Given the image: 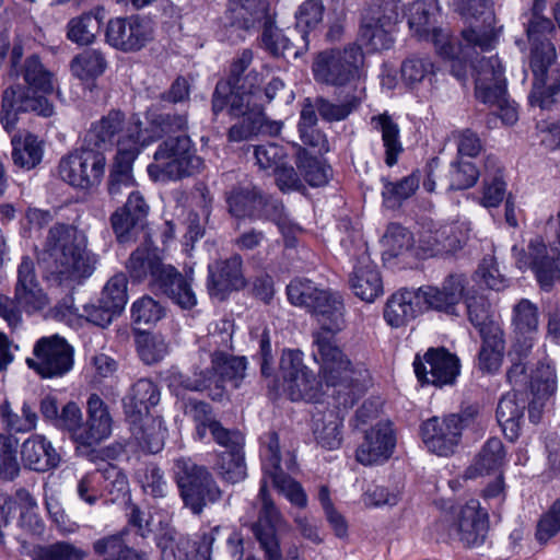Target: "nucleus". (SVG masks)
<instances>
[{"mask_svg":"<svg viewBox=\"0 0 560 560\" xmlns=\"http://www.w3.org/2000/svg\"><path fill=\"white\" fill-rule=\"evenodd\" d=\"M265 445V477L261 480L259 498L261 510L253 532L264 551L265 560H293L283 559L280 542L276 535V528L280 526L282 517L267 492V480L270 479L273 487L283 494L292 504L305 508L307 497L302 486L285 475L280 468V443L276 432H269L264 438ZM301 560V559H294Z\"/></svg>","mask_w":560,"mask_h":560,"instance_id":"f257e3e1","label":"nucleus"},{"mask_svg":"<svg viewBox=\"0 0 560 560\" xmlns=\"http://www.w3.org/2000/svg\"><path fill=\"white\" fill-rule=\"evenodd\" d=\"M454 4L459 14L470 23V26L462 31L460 43L453 44L448 31L438 26H432L429 38L423 39L432 42L436 52L443 58H457L458 54L469 56L470 50L476 48H480L481 52L492 50L498 42V32L489 0H454Z\"/></svg>","mask_w":560,"mask_h":560,"instance_id":"f03ea898","label":"nucleus"},{"mask_svg":"<svg viewBox=\"0 0 560 560\" xmlns=\"http://www.w3.org/2000/svg\"><path fill=\"white\" fill-rule=\"evenodd\" d=\"M24 80L27 88L14 85L3 92L1 121L7 130L14 128L20 112H35L44 117L54 113L47 98L36 95V92L49 93L54 89L51 73L44 69L37 57L26 60Z\"/></svg>","mask_w":560,"mask_h":560,"instance_id":"7ed1b4c3","label":"nucleus"},{"mask_svg":"<svg viewBox=\"0 0 560 560\" xmlns=\"http://www.w3.org/2000/svg\"><path fill=\"white\" fill-rule=\"evenodd\" d=\"M202 160L196 155L188 137L168 138L163 141L148 166L153 180L165 182L190 176L202 168Z\"/></svg>","mask_w":560,"mask_h":560,"instance_id":"20e7f679","label":"nucleus"},{"mask_svg":"<svg viewBox=\"0 0 560 560\" xmlns=\"http://www.w3.org/2000/svg\"><path fill=\"white\" fill-rule=\"evenodd\" d=\"M448 539L464 549L480 550L489 539L490 516L478 500H469L454 510L450 522H441Z\"/></svg>","mask_w":560,"mask_h":560,"instance_id":"39448f33","label":"nucleus"},{"mask_svg":"<svg viewBox=\"0 0 560 560\" xmlns=\"http://www.w3.org/2000/svg\"><path fill=\"white\" fill-rule=\"evenodd\" d=\"M364 56L358 45L320 51L313 62V74L317 82L332 86H345L360 79Z\"/></svg>","mask_w":560,"mask_h":560,"instance_id":"423d86ee","label":"nucleus"},{"mask_svg":"<svg viewBox=\"0 0 560 560\" xmlns=\"http://www.w3.org/2000/svg\"><path fill=\"white\" fill-rule=\"evenodd\" d=\"M176 479L186 506L195 514L202 512L207 503L218 501L222 492L211 474L188 458L176 460Z\"/></svg>","mask_w":560,"mask_h":560,"instance_id":"0eeeda50","label":"nucleus"},{"mask_svg":"<svg viewBox=\"0 0 560 560\" xmlns=\"http://www.w3.org/2000/svg\"><path fill=\"white\" fill-rule=\"evenodd\" d=\"M280 374L285 394L293 401H316L323 395V382L304 363L300 350H283Z\"/></svg>","mask_w":560,"mask_h":560,"instance_id":"6e6552de","label":"nucleus"},{"mask_svg":"<svg viewBox=\"0 0 560 560\" xmlns=\"http://www.w3.org/2000/svg\"><path fill=\"white\" fill-rule=\"evenodd\" d=\"M313 347V359L319 366L318 376L323 384L328 387H350L359 381L360 372L335 340L319 336Z\"/></svg>","mask_w":560,"mask_h":560,"instance_id":"1a4fd4ad","label":"nucleus"},{"mask_svg":"<svg viewBox=\"0 0 560 560\" xmlns=\"http://www.w3.org/2000/svg\"><path fill=\"white\" fill-rule=\"evenodd\" d=\"M474 407L460 415H448L442 419L433 417L421 427L422 440L428 450L440 456L453 454L459 443L463 429L477 416Z\"/></svg>","mask_w":560,"mask_h":560,"instance_id":"9d476101","label":"nucleus"},{"mask_svg":"<svg viewBox=\"0 0 560 560\" xmlns=\"http://www.w3.org/2000/svg\"><path fill=\"white\" fill-rule=\"evenodd\" d=\"M26 364L43 378L62 376L70 369V345L59 335L42 337L35 342Z\"/></svg>","mask_w":560,"mask_h":560,"instance_id":"9b49d317","label":"nucleus"},{"mask_svg":"<svg viewBox=\"0 0 560 560\" xmlns=\"http://www.w3.org/2000/svg\"><path fill=\"white\" fill-rule=\"evenodd\" d=\"M246 370L247 360L245 357L217 352L212 357L211 371L200 372L194 377H187L183 381V386L190 390H205L214 385L217 389H221L222 384L229 382L237 388L246 377Z\"/></svg>","mask_w":560,"mask_h":560,"instance_id":"f8f14e48","label":"nucleus"},{"mask_svg":"<svg viewBox=\"0 0 560 560\" xmlns=\"http://www.w3.org/2000/svg\"><path fill=\"white\" fill-rule=\"evenodd\" d=\"M141 125L139 118L132 117L131 120L127 121L121 110L112 109L92 126L88 139L93 142L94 149L101 152L116 145L118 153L119 142H128L130 133H135L137 148L140 151Z\"/></svg>","mask_w":560,"mask_h":560,"instance_id":"ddd939ff","label":"nucleus"},{"mask_svg":"<svg viewBox=\"0 0 560 560\" xmlns=\"http://www.w3.org/2000/svg\"><path fill=\"white\" fill-rule=\"evenodd\" d=\"M70 231L65 224L49 230L42 261L45 279L54 287H68L70 283L69 262Z\"/></svg>","mask_w":560,"mask_h":560,"instance_id":"4468645a","label":"nucleus"},{"mask_svg":"<svg viewBox=\"0 0 560 560\" xmlns=\"http://www.w3.org/2000/svg\"><path fill=\"white\" fill-rule=\"evenodd\" d=\"M417 378L438 387L452 385L459 374V360L443 348L429 349L413 361Z\"/></svg>","mask_w":560,"mask_h":560,"instance_id":"2eb2a0df","label":"nucleus"},{"mask_svg":"<svg viewBox=\"0 0 560 560\" xmlns=\"http://www.w3.org/2000/svg\"><path fill=\"white\" fill-rule=\"evenodd\" d=\"M89 419L84 425L74 428L82 419L79 408L72 405V438L82 445H94L107 439L112 433V418L104 401L95 394L88 400Z\"/></svg>","mask_w":560,"mask_h":560,"instance_id":"dca6fc26","label":"nucleus"},{"mask_svg":"<svg viewBox=\"0 0 560 560\" xmlns=\"http://www.w3.org/2000/svg\"><path fill=\"white\" fill-rule=\"evenodd\" d=\"M260 100V91L253 84L247 89L245 84L235 85L231 81H220L213 93L212 109L218 114L228 107L231 116L240 117L252 114L254 109H261Z\"/></svg>","mask_w":560,"mask_h":560,"instance_id":"f3484780","label":"nucleus"},{"mask_svg":"<svg viewBox=\"0 0 560 560\" xmlns=\"http://www.w3.org/2000/svg\"><path fill=\"white\" fill-rule=\"evenodd\" d=\"M190 415L195 422L196 436L202 441L210 432L215 443L226 451H242L244 439L240 431L224 428L212 413L211 407L202 401L191 405Z\"/></svg>","mask_w":560,"mask_h":560,"instance_id":"a211bd4d","label":"nucleus"},{"mask_svg":"<svg viewBox=\"0 0 560 560\" xmlns=\"http://www.w3.org/2000/svg\"><path fill=\"white\" fill-rule=\"evenodd\" d=\"M78 160L79 166L72 171V188L75 190L72 200L84 202L92 197L101 183L106 160L103 152L94 148L83 150Z\"/></svg>","mask_w":560,"mask_h":560,"instance_id":"6ab92c4d","label":"nucleus"},{"mask_svg":"<svg viewBox=\"0 0 560 560\" xmlns=\"http://www.w3.org/2000/svg\"><path fill=\"white\" fill-rule=\"evenodd\" d=\"M150 39L151 30L139 16L116 18L107 24L106 40L116 49L136 51Z\"/></svg>","mask_w":560,"mask_h":560,"instance_id":"aec40b11","label":"nucleus"},{"mask_svg":"<svg viewBox=\"0 0 560 560\" xmlns=\"http://www.w3.org/2000/svg\"><path fill=\"white\" fill-rule=\"evenodd\" d=\"M544 0H535L533 14L527 25V37L532 45L530 67L540 70L544 58L547 61H555L556 48L549 39L553 32L551 20L541 15Z\"/></svg>","mask_w":560,"mask_h":560,"instance_id":"412c9836","label":"nucleus"},{"mask_svg":"<svg viewBox=\"0 0 560 560\" xmlns=\"http://www.w3.org/2000/svg\"><path fill=\"white\" fill-rule=\"evenodd\" d=\"M243 260L238 255L226 259H219L208 267V291L211 296L224 300L232 291L246 285L243 275Z\"/></svg>","mask_w":560,"mask_h":560,"instance_id":"4be33fe9","label":"nucleus"},{"mask_svg":"<svg viewBox=\"0 0 560 560\" xmlns=\"http://www.w3.org/2000/svg\"><path fill=\"white\" fill-rule=\"evenodd\" d=\"M395 438L388 422H377L365 430L364 439L355 452V458L365 466L386 462L393 454Z\"/></svg>","mask_w":560,"mask_h":560,"instance_id":"5701e85b","label":"nucleus"},{"mask_svg":"<svg viewBox=\"0 0 560 560\" xmlns=\"http://www.w3.org/2000/svg\"><path fill=\"white\" fill-rule=\"evenodd\" d=\"M476 74V95L481 102L500 101L506 92L503 67L495 55L472 63Z\"/></svg>","mask_w":560,"mask_h":560,"instance_id":"b1692460","label":"nucleus"},{"mask_svg":"<svg viewBox=\"0 0 560 560\" xmlns=\"http://www.w3.org/2000/svg\"><path fill=\"white\" fill-rule=\"evenodd\" d=\"M466 278L463 275H450L442 287H423L417 290L420 302L429 308L455 314V307L464 298Z\"/></svg>","mask_w":560,"mask_h":560,"instance_id":"393cba45","label":"nucleus"},{"mask_svg":"<svg viewBox=\"0 0 560 560\" xmlns=\"http://www.w3.org/2000/svg\"><path fill=\"white\" fill-rule=\"evenodd\" d=\"M270 15L268 0H228L224 21L232 27L252 32Z\"/></svg>","mask_w":560,"mask_h":560,"instance_id":"a878e982","label":"nucleus"},{"mask_svg":"<svg viewBox=\"0 0 560 560\" xmlns=\"http://www.w3.org/2000/svg\"><path fill=\"white\" fill-rule=\"evenodd\" d=\"M312 313L318 325V329L313 332V343H316L319 336L324 339L334 340V336L346 327L345 304L341 296L336 292L328 291L325 299L320 300Z\"/></svg>","mask_w":560,"mask_h":560,"instance_id":"bb28decb","label":"nucleus"},{"mask_svg":"<svg viewBox=\"0 0 560 560\" xmlns=\"http://www.w3.org/2000/svg\"><path fill=\"white\" fill-rule=\"evenodd\" d=\"M135 133H130L128 142H119L115 166L110 174L108 192L113 198L133 190L132 163L139 154Z\"/></svg>","mask_w":560,"mask_h":560,"instance_id":"cd10ccee","label":"nucleus"},{"mask_svg":"<svg viewBox=\"0 0 560 560\" xmlns=\"http://www.w3.org/2000/svg\"><path fill=\"white\" fill-rule=\"evenodd\" d=\"M538 323V307L532 301L522 299L513 306L512 324L517 334L513 349L521 357L526 355L532 349Z\"/></svg>","mask_w":560,"mask_h":560,"instance_id":"c85d7f7f","label":"nucleus"},{"mask_svg":"<svg viewBox=\"0 0 560 560\" xmlns=\"http://www.w3.org/2000/svg\"><path fill=\"white\" fill-rule=\"evenodd\" d=\"M352 292L362 301L372 303L383 294V281L375 264L362 255L349 279Z\"/></svg>","mask_w":560,"mask_h":560,"instance_id":"c756f323","label":"nucleus"},{"mask_svg":"<svg viewBox=\"0 0 560 560\" xmlns=\"http://www.w3.org/2000/svg\"><path fill=\"white\" fill-rule=\"evenodd\" d=\"M15 300L26 312L43 310L47 300L36 279L33 261L25 257L18 269Z\"/></svg>","mask_w":560,"mask_h":560,"instance_id":"7c9ffc66","label":"nucleus"},{"mask_svg":"<svg viewBox=\"0 0 560 560\" xmlns=\"http://www.w3.org/2000/svg\"><path fill=\"white\" fill-rule=\"evenodd\" d=\"M126 267L135 280H148L155 285L171 271V265H164L155 250L149 246H140L132 252Z\"/></svg>","mask_w":560,"mask_h":560,"instance_id":"2f4dec72","label":"nucleus"},{"mask_svg":"<svg viewBox=\"0 0 560 560\" xmlns=\"http://www.w3.org/2000/svg\"><path fill=\"white\" fill-rule=\"evenodd\" d=\"M540 70L532 69L535 75L530 103L547 108L553 103V96L560 93V65L547 61L545 57Z\"/></svg>","mask_w":560,"mask_h":560,"instance_id":"473e14b6","label":"nucleus"},{"mask_svg":"<svg viewBox=\"0 0 560 560\" xmlns=\"http://www.w3.org/2000/svg\"><path fill=\"white\" fill-rule=\"evenodd\" d=\"M420 303L417 291H397L386 302L384 318L394 328L405 326L421 313Z\"/></svg>","mask_w":560,"mask_h":560,"instance_id":"72a5a7b5","label":"nucleus"},{"mask_svg":"<svg viewBox=\"0 0 560 560\" xmlns=\"http://www.w3.org/2000/svg\"><path fill=\"white\" fill-rule=\"evenodd\" d=\"M128 419L132 435L143 448L150 453H158L163 448L167 429L161 418L145 413Z\"/></svg>","mask_w":560,"mask_h":560,"instance_id":"f704fd0d","label":"nucleus"},{"mask_svg":"<svg viewBox=\"0 0 560 560\" xmlns=\"http://www.w3.org/2000/svg\"><path fill=\"white\" fill-rule=\"evenodd\" d=\"M526 408L524 394L511 392L505 394L499 401L497 418L505 436L515 441L521 431V422Z\"/></svg>","mask_w":560,"mask_h":560,"instance_id":"c9c22d12","label":"nucleus"},{"mask_svg":"<svg viewBox=\"0 0 560 560\" xmlns=\"http://www.w3.org/2000/svg\"><path fill=\"white\" fill-rule=\"evenodd\" d=\"M21 456L24 465L35 471H47L57 466L58 454L42 435H33L22 444Z\"/></svg>","mask_w":560,"mask_h":560,"instance_id":"e433bc0d","label":"nucleus"},{"mask_svg":"<svg viewBox=\"0 0 560 560\" xmlns=\"http://www.w3.org/2000/svg\"><path fill=\"white\" fill-rule=\"evenodd\" d=\"M343 420L338 412L329 410L317 413L313 419V434L318 445L326 450H337L342 443Z\"/></svg>","mask_w":560,"mask_h":560,"instance_id":"4c0bfd02","label":"nucleus"},{"mask_svg":"<svg viewBox=\"0 0 560 560\" xmlns=\"http://www.w3.org/2000/svg\"><path fill=\"white\" fill-rule=\"evenodd\" d=\"M482 345L478 355V368L485 373H495L502 365L505 343L500 326H492L481 335Z\"/></svg>","mask_w":560,"mask_h":560,"instance_id":"58836bf2","label":"nucleus"},{"mask_svg":"<svg viewBox=\"0 0 560 560\" xmlns=\"http://www.w3.org/2000/svg\"><path fill=\"white\" fill-rule=\"evenodd\" d=\"M229 210L236 218L256 219L266 214L267 201L256 188H240L228 197Z\"/></svg>","mask_w":560,"mask_h":560,"instance_id":"ea45409f","label":"nucleus"},{"mask_svg":"<svg viewBox=\"0 0 560 560\" xmlns=\"http://www.w3.org/2000/svg\"><path fill=\"white\" fill-rule=\"evenodd\" d=\"M11 144L12 160L16 166L30 171L40 163L44 148L36 136L19 132L12 137Z\"/></svg>","mask_w":560,"mask_h":560,"instance_id":"a19ab883","label":"nucleus"},{"mask_svg":"<svg viewBox=\"0 0 560 560\" xmlns=\"http://www.w3.org/2000/svg\"><path fill=\"white\" fill-rule=\"evenodd\" d=\"M160 401V392L156 385L148 380L141 378L136 382L130 394L125 399V410L128 418L149 413V409Z\"/></svg>","mask_w":560,"mask_h":560,"instance_id":"79ce46f5","label":"nucleus"},{"mask_svg":"<svg viewBox=\"0 0 560 560\" xmlns=\"http://www.w3.org/2000/svg\"><path fill=\"white\" fill-rule=\"evenodd\" d=\"M191 281L190 277H184L171 266V271L165 273L158 285L174 303L189 310L197 304Z\"/></svg>","mask_w":560,"mask_h":560,"instance_id":"37998d69","label":"nucleus"},{"mask_svg":"<svg viewBox=\"0 0 560 560\" xmlns=\"http://www.w3.org/2000/svg\"><path fill=\"white\" fill-rule=\"evenodd\" d=\"M420 247L430 255L454 253L463 247L464 237L455 226L445 225L434 231H424L419 240Z\"/></svg>","mask_w":560,"mask_h":560,"instance_id":"c03bdc74","label":"nucleus"},{"mask_svg":"<svg viewBox=\"0 0 560 560\" xmlns=\"http://www.w3.org/2000/svg\"><path fill=\"white\" fill-rule=\"evenodd\" d=\"M530 389L535 399L529 405V419L533 422H537L539 415L535 413L536 406H541L540 400L550 397L557 389V374L555 368L549 363H539L532 373Z\"/></svg>","mask_w":560,"mask_h":560,"instance_id":"a18cd8bd","label":"nucleus"},{"mask_svg":"<svg viewBox=\"0 0 560 560\" xmlns=\"http://www.w3.org/2000/svg\"><path fill=\"white\" fill-rule=\"evenodd\" d=\"M96 262V256L88 248L85 232L75 229L72 235V282L81 283L91 277Z\"/></svg>","mask_w":560,"mask_h":560,"instance_id":"49530a36","label":"nucleus"},{"mask_svg":"<svg viewBox=\"0 0 560 560\" xmlns=\"http://www.w3.org/2000/svg\"><path fill=\"white\" fill-rule=\"evenodd\" d=\"M505 458L506 451L502 441L498 438H491L485 443L474 464L467 469V475L472 478L494 471L502 467Z\"/></svg>","mask_w":560,"mask_h":560,"instance_id":"de8ad7c7","label":"nucleus"},{"mask_svg":"<svg viewBox=\"0 0 560 560\" xmlns=\"http://www.w3.org/2000/svg\"><path fill=\"white\" fill-rule=\"evenodd\" d=\"M439 8L433 1H416L407 10L406 18L410 31L421 38H429L435 26Z\"/></svg>","mask_w":560,"mask_h":560,"instance_id":"09e8293b","label":"nucleus"},{"mask_svg":"<svg viewBox=\"0 0 560 560\" xmlns=\"http://www.w3.org/2000/svg\"><path fill=\"white\" fill-rule=\"evenodd\" d=\"M261 46L275 57H298L290 37L275 24L272 14L262 24Z\"/></svg>","mask_w":560,"mask_h":560,"instance_id":"8fccbe9b","label":"nucleus"},{"mask_svg":"<svg viewBox=\"0 0 560 560\" xmlns=\"http://www.w3.org/2000/svg\"><path fill=\"white\" fill-rule=\"evenodd\" d=\"M372 124L382 133L385 147V162L388 166H393L397 162L398 154L402 151L399 140V127L387 114L372 117Z\"/></svg>","mask_w":560,"mask_h":560,"instance_id":"3c124183","label":"nucleus"},{"mask_svg":"<svg viewBox=\"0 0 560 560\" xmlns=\"http://www.w3.org/2000/svg\"><path fill=\"white\" fill-rule=\"evenodd\" d=\"M164 538H172L173 544H176L174 547V553L177 558L184 557V560H210V545L211 541L203 538V541L196 547V544H191V541L178 534L177 532L170 529L163 533L158 540V546L161 549V558L163 559V547L161 545Z\"/></svg>","mask_w":560,"mask_h":560,"instance_id":"603ef678","label":"nucleus"},{"mask_svg":"<svg viewBox=\"0 0 560 560\" xmlns=\"http://www.w3.org/2000/svg\"><path fill=\"white\" fill-rule=\"evenodd\" d=\"M107 68L104 54L94 48L84 49L72 60V71L81 80H94Z\"/></svg>","mask_w":560,"mask_h":560,"instance_id":"864d4df0","label":"nucleus"},{"mask_svg":"<svg viewBox=\"0 0 560 560\" xmlns=\"http://www.w3.org/2000/svg\"><path fill=\"white\" fill-rule=\"evenodd\" d=\"M389 26V22L364 20L360 32V39L371 51L388 49L393 44L392 30Z\"/></svg>","mask_w":560,"mask_h":560,"instance_id":"5fc2aeb1","label":"nucleus"},{"mask_svg":"<svg viewBox=\"0 0 560 560\" xmlns=\"http://www.w3.org/2000/svg\"><path fill=\"white\" fill-rule=\"evenodd\" d=\"M329 290L318 289L312 281L295 279L287 288L289 301L296 306H304L314 311L320 300L325 299Z\"/></svg>","mask_w":560,"mask_h":560,"instance_id":"6e6d98bb","label":"nucleus"},{"mask_svg":"<svg viewBox=\"0 0 560 560\" xmlns=\"http://www.w3.org/2000/svg\"><path fill=\"white\" fill-rule=\"evenodd\" d=\"M104 20V10L97 8L93 11L86 12L75 20L72 25V42L82 45L93 43L96 35L101 31Z\"/></svg>","mask_w":560,"mask_h":560,"instance_id":"4d7b16f0","label":"nucleus"},{"mask_svg":"<svg viewBox=\"0 0 560 560\" xmlns=\"http://www.w3.org/2000/svg\"><path fill=\"white\" fill-rule=\"evenodd\" d=\"M420 175L417 172L406 176L397 183L385 180L382 196L384 203L388 208H395L401 201L411 197L419 188Z\"/></svg>","mask_w":560,"mask_h":560,"instance_id":"13d9d810","label":"nucleus"},{"mask_svg":"<svg viewBox=\"0 0 560 560\" xmlns=\"http://www.w3.org/2000/svg\"><path fill=\"white\" fill-rule=\"evenodd\" d=\"M494 168V173L491 177L486 176L482 184V191L480 198V205L485 208H495L504 199L505 196V183L499 174L500 167L498 161L493 158H488L486 161V167Z\"/></svg>","mask_w":560,"mask_h":560,"instance_id":"bf43d9fd","label":"nucleus"},{"mask_svg":"<svg viewBox=\"0 0 560 560\" xmlns=\"http://www.w3.org/2000/svg\"><path fill=\"white\" fill-rule=\"evenodd\" d=\"M218 475L229 483H237L246 477V466L242 451H225L215 464Z\"/></svg>","mask_w":560,"mask_h":560,"instance_id":"052dcab7","label":"nucleus"},{"mask_svg":"<svg viewBox=\"0 0 560 560\" xmlns=\"http://www.w3.org/2000/svg\"><path fill=\"white\" fill-rule=\"evenodd\" d=\"M479 175V171L472 162L458 158L450 165L446 186L448 189L455 190L467 189L477 183Z\"/></svg>","mask_w":560,"mask_h":560,"instance_id":"680f3d73","label":"nucleus"},{"mask_svg":"<svg viewBox=\"0 0 560 560\" xmlns=\"http://www.w3.org/2000/svg\"><path fill=\"white\" fill-rule=\"evenodd\" d=\"M560 533V499L556 500L537 520L535 539L546 546Z\"/></svg>","mask_w":560,"mask_h":560,"instance_id":"e2e57ef3","label":"nucleus"},{"mask_svg":"<svg viewBox=\"0 0 560 560\" xmlns=\"http://www.w3.org/2000/svg\"><path fill=\"white\" fill-rule=\"evenodd\" d=\"M127 285L128 280L124 273L113 276L104 287L101 303L119 314L128 301Z\"/></svg>","mask_w":560,"mask_h":560,"instance_id":"0e129e2a","label":"nucleus"},{"mask_svg":"<svg viewBox=\"0 0 560 560\" xmlns=\"http://www.w3.org/2000/svg\"><path fill=\"white\" fill-rule=\"evenodd\" d=\"M46 508L56 525L62 532L68 530V515L61 504V500L66 499V489L61 485L50 481L45 487Z\"/></svg>","mask_w":560,"mask_h":560,"instance_id":"69168bd1","label":"nucleus"},{"mask_svg":"<svg viewBox=\"0 0 560 560\" xmlns=\"http://www.w3.org/2000/svg\"><path fill=\"white\" fill-rule=\"evenodd\" d=\"M165 315V308L161 303L151 296L138 299L131 307V316L135 324L153 325L161 320Z\"/></svg>","mask_w":560,"mask_h":560,"instance_id":"338daca9","label":"nucleus"},{"mask_svg":"<svg viewBox=\"0 0 560 560\" xmlns=\"http://www.w3.org/2000/svg\"><path fill=\"white\" fill-rule=\"evenodd\" d=\"M137 345L139 355L147 364L159 362L168 352V345L161 335L141 334Z\"/></svg>","mask_w":560,"mask_h":560,"instance_id":"774afa93","label":"nucleus"}]
</instances>
